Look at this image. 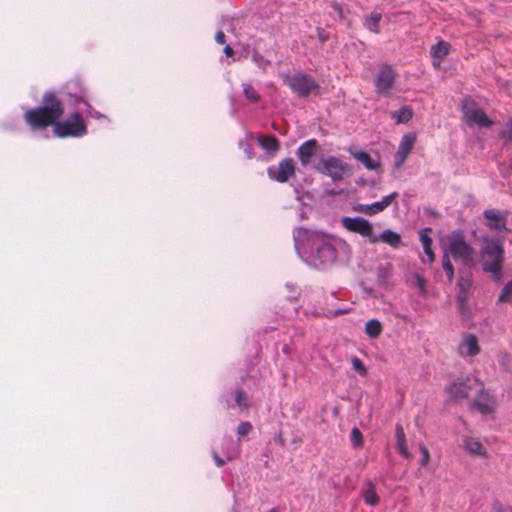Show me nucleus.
Wrapping results in <instances>:
<instances>
[{"label":"nucleus","instance_id":"f257e3e1","mask_svg":"<svg viewBox=\"0 0 512 512\" xmlns=\"http://www.w3.org/2000/svg\"><path fill=\"white\" fill-rule=\"evenodd\" d=\"M63 108L54 92H46L40 105L24 113V121L34 133H42L52 127L53 135L64 138V121L60 120Z\"/></svg>","mask_w":512,"mask_h":512},{"label":"nucleus","instance_id":"f03ea898","mask_svg":"<svg viewBox=\"0 0 512 512\" xmlns=\"http://www.w3.org/2000/svg\"><path fill=\"white\" fill-rule=\"evenodd\" d=\"M304 238L309 247L308 258L311 265L325 268L336 262L337 250L331 237L321 233H309L304 228H297L294 231L295 245L298 246L299 240Z\"/></svg>","mask_w":512,"mask_h":512},{"label":"nucleus","instance_id":"7ed1b4c3","mask_svg":"<svg viewBox=\"0 0 512 512\" xmlns=\"http://www.w3.org/2000/svg\"><path fill=\"white\" fill-rule=\"evenodd\" d=\"M480 264L485 273L491 274L494 281H499L505 260L503 238L484 235L480 238Z\"/></svg>","mask_w":512,"mask_h":512},{"label":"nucleus","instance_id":"20e7f679","mask_svg":"<svg viewBox=\"0 0 512 512\" xmlns=\"http://www.w3.org/2000/svg\"><path fill=\"white\" fill-rule=\"evenodd\" d=\"M481 380L469 374L459 376L444 387V392L450 401L458 402L467 399L470 393L478 388Z\"/></svg>","mask_w":512,"mask_h":512},{"label":"nucleus","instance_id":"39448f33","mask_svg":"<svg viewBox=\"0 0 512 512\" xmlns=\"http://www.w3.org/2000/svg\"><path fill=\"white\" fill-rule=\"evenodd\" d=\"M321 174L329 176L333 181H341L351 173L350 166L335 156L321 158L315 167Z\"/></svg>","mask_w":512,"mask_h":512},{"label":"nucleus","instance_id":"423d86ee","mask_svg":"<svg viewBox=\"0 0 512 512\" xmlns=\"http://www.w3.org/2000/svg\"><path fill=\"white\" fill-rule=\"evenodd\" d=\"M461 109L469 126L474 124L481 128H488L493 125V121L489 119L486 113L477 107V103L467 97L462 101Z\"/></svg>","mask_w":512,"mask_h":512},{"label":"nucleus","instance_id":"0eeeda50","mask_svg":"<svg viewBox=\"0 0 512 512\" xmlns=\"http://www.w3.org/2000/svg\"><path fill=\"white\" fill-rule=\"evenodd\" d=\"M286 83L299 97L306 98L312 92H318L319 84L308 74L298 73L286 77Z\"/></svg>","mask_w":512,"mask_h":512},{"label":"nucleus","instance_id":"6e6552de","mask_svg":"<svg viewBox=\"0 0 512 512\" xmlns=\"http://www.w3.org/2000/svg\"><path fill=\"white\" fill-rule=\"evenodd\" d=\"M473 248L468 244L461 231L453 233L448 246V254L454 260H460L464 264H468L473 255Z\"/></svg>","mask_w":512,"mask_h":512},{"label":"nucleus","instance_id":"1a4fd4ad","mask_svg":"<svg viewBox=\"0 0 512 512\" xmlns=\"http://www.w3.org/2000/svg\"><path fill=\"white\" fill-rule=\"evenodd\" d=\"M396 77L397 73L391 65L382 64L374 80L376 92L383 96H389Z\"/></svg>","mask_w":512,"mask_h":512},{"label":"nucleus","instance_id":"9d476101","mask_svg":"<svg viewBox=\"0 0 512 512\" xmlns=\"http://www.w3.org/2000/svg\"><path fill=\"white\" fill-rule=\"evenodd\" d=\"M295 172V161L290 157L282 159L278 165H272L267 168V175L269 179L278 183L287 182L290 177L295 176Z\"/></svg>","mask_w":512,"mask_h":512},{"label":"nucleus","instance_id":"9b49d317","mask_svg":"<svg viewBox=\"0 0 512 512\" xmlns=\"http://www.w3.org/2000/svg\"><path fill=\"white\" fill-rule=\"evenodd\" d=\"M341 222L346 230L368 238L371 243L375 233L373 231V224L370 221L362 217H343Z\"/></svg>","mask_w":512,"mask_h":512},{"label":"nucleus","instance_id":"f8f14e48","mask_svg":"<svg viewBox=\"0 0 512 512\" xmlns=\"http://www.w3.org/2000/svg\"><path fill=\"white\" fill-rule=\"evenodd\" d=\"M476 391L477 394L470 404L471 407L476 409L482 415L493 413L495 400L494 397L485 390L483 382H481Z\"/></svg>","mask_w":512,"mask_h":512},{"label":"nucleus","instance_id":"ddd939ff","mask_svg":"<svg viewBox=\"0 0 512 512\" xmlns=\"http://www.w3.org/2000/svg\"><path fill=\"white\" fill-rule=\"evenodd\" d=\"M509 212L501 211L498 209H486L483 212V217L485 219V225L492 231H509L507 228V218Z\"/></svg>","mask_w":512,"mask_h":512},{"label":"nucleus","instance_id":"4468645a","mask_svg":"<svg viewBox=\"0 0 512 512\" xmlns=\"http://www.w3.org/2000/svg\"><path fill=\"white\" fill-rule=\"evenodd\" d=\"M397 197L398 193L392 192L391 194L383 197L381 201L374 202L372 204H357L353 207V210L361 214L372 216L384 211L388 206L391 205L392 201Z\"/></svg>","mask_w":512,"mask_h":512},{"label":"nucleus","instance_id":"2eb2a0df","mask_svg":"<svg viewBox=\"0 0 512 512\" xmlns=\"http://www.w3.org/2000/svg\"><path fill=\"white\" fill-rule=\"evenodd\" d=\"M87 126L79 112L66 117V137H83L87 134Z\"/></svg>","mask_w":512,"mask_h":512},{"label":"nucleus","instance_id":"dca6fc26","mask_svg":"<svg viewBox=\"0 0 512 512\" xmlns=\"http://www.w3.org/2000/svg\"><path fill=\"white\" fill-rule=\"evenodd\" d=\"M317 148L318 142L316 139H309L298 147L296 154L303 167H306L310 163Z\"/></svg>","mask_w":512,"mask_h":512},{"label":"nucleus","instance_id":"f3484780","mask_svg":"<svg viewBox=\"0 0 512 512\" xmlns=\"http://www.w3.org/2000/svg\"><path fill=\"white\" fill-rule=\"evenodd\" d=\"M379 241H382L394 249L403 246L401 235L391 229L384 230L380 235L375 234L373 239H371V243L373 244Z\"/></svg>","mask_w":512,"mask_h":512},{"label":"nucleus","instance_id":"a211bd4d","mask_svg":"<svg viewBox=\"0 0 512 512\" xmlns=\"http://www.w3.org/2000/svg\"><path fill=\"white\" fill-rule=\"evenodd\" d=\"M414 141H415V138L411 135H404L401 142H400V145H399V148H398V151H397V154H396V166H401L403 164V162L405 161L406 157L408 156V154L411 152L412 150V147H413V144H414Z\"/></svg>","mask_w":512,"mask_h":512},{"label":"nucleus","instance_id":"6ab92c4d","mask_svg":"<svg viewBox=\"0 0 512 512\" xmlns=\"http://www.w3.org/2000/svg\"><path fill=\"white\" fill-rule=\"evenodd\" d=\"M395 437H396V449H397L398 453L405 459H410L412 456L408 450L406 435H405L404 429L401 424H396Z\"/></svg>","mask_w":512,"mask_h":512},{"label":"nucleus","instance_id":"aec40b11","mask_svg":"<svg viewBox=\"0 0 512 512\" xmlns=\"http://www.w3.org/2000/svg\"><path fill=\"white\" fill-rule=\"evenodd\" d=\"M257 142L270 156H274L280 150V142L273 135L260 136Z\"/></svg>","mask_w":512,"mask_h":512},{"label":"nucleus","instance_id":"412c9836","mask_svg":"<svg viewBox=\"0 0 512 512\" xmlns=\"http://www.w3.org/2000/svg\"><path fill=\"white\" fill-rule=\"evenodd\" d=\"M431 231H432L431 228H424L419 232V237L422 242L424 252L428 257L429 262H433L435 260V253L432 250L433 240L429 235V233Z\"/></svg>","mask_w":512,"mask_h":512},{"label":"nucleus","instance_id":"4be33fe9","mask_svg":"<svg viewBox=\"0 0 512 512\" xmlns=\"http://www.w3.org/2000/svg\"><path fill=\"white\" fill-rule=\"evenodd\" d=\"M351 155L354 159L361 162L368 170H377L380 167V162L372 159L365 151L352 152Z\"/></svg>","mask_w":512,"mask_h":512},{"label":"nucleus","instance_id":"5701e85b","mask_svg":"<svg viewBox=\"0 0 512 512\" xmlns=\"http://www.w3.org/2000/svg\"><path fill=\"white\" fill-rule=\"evenodd\" d=\"M466 348V354L469 356H475L479 354L480 347L478 340L475 335L468 334L460 344V349Z\"/></svg>","mask_w":512,"mask_h":512},{"label":"nucleus","instance_id":"b1692460","mask_svg":"<svg viewBox=\"0 0 512 512\" xmlns=\"http://www.w3.org/2000/svg\"><path fill=\"white\" fill-rule=\"evenodd\" d=\"M392 277V264L386 263L379 265L377 268V284L386 287L390 278Z\"/></svg>","mask_w":512,"mask_h":512},{"label":"nucleus","instance_id":"393cba45","mask_svg":"<svg viewBox=\"0 0 512 512\" xmlns=\"http://www.w3.org/2000/svg\"><path fill=\"white\" fill-rule=\"evenodd\" d=\"M450 44L445 41H439L431 47V55L434 59L442 61L450 52Z\"/></svg>","mask_w":512,"mask_h":512},{"label":"nucleus","instance_id":"a878e982","mask_svg":"<svg viewBox=\"0 0 512 512\" xmlns=\"http://www.w3.org/2000/svg\"><path fill=\"white\" fill-rule=\"evenodd\" d=\"M391 117L396 120V123H408L413 117V110L410 106H402L399 110L393 111Z\"/></svg>","mask_w":512,"mask_h":512},{"label":"nucleus","instance_id":"bb28decb","mask_svg":"<svg viewBox=\"0 0 512 512\" xmlns=\"http://www.w3.org/2000/svg\"><path fill=\"white\" fill-rule=\"evenodd\" d=\"M235 404L241 411L247 410L251 406L249 397L242 387H238L235 390Z\"/></svg>","mask_w":512,"mask_h":512},{"label":"nucleus","instance_id":"cd10ccee","mask_svg":"<svg viewBox=\"0 0 512 512\" xmlns=\"http://www.w3.org/2000/svg\"><path fill=\"white\" fill-rule=\"evenodd\" d=\"M464 448L473 455H485L486 453L483 449L482 443L471 437L464 440Z\"/></svg>","mask_w":512,"mask_h":512},{"label":"nucleus","instance_id":"c85d7f7f","mask_svg":"<svg viewBox=\"0 0 512 512\" xmlns=\"http://www.w3.org/2000/svg\"><path fill=\"white\" fill-rule=\"evenodd\" d=\"M364 502L368 505H375L379 501V497L375 491V487L372 482H367L366 488L362 493Z\"/></svg>","mask_w":512,"mask_h":512},{"label":"nucleus","instance_id":"c756f323","mask_svg":"<svg viewBox=\"0 0 512 512\" xmlns=\"http://www.w3.org/2000/svg\"><path fill=\"white\" fill-rule=\"evenodd\" d=\"M382 332V325L377 319L368 320L365 324V333L370 338H377Z\"/></svg>","mask_w":512,"mask_h":512},{"label":"nucleus","instance_id":"7c9ffc66","mask_svg":"<svg viewBox=\"0 0 512 512\" xmlns=\"http://www.w3.org/2000/svg\"><path fill=\"white\" fill-rule=\"evenodd\" d=\"M242 86H243L244 96L248 101H250L252 103H257L258 101H260L261 96L258 93V91L252 86V84L243 83Z\"/></svg>","mask_w":512,"mask_h":512},{"label":"nucleus","instance_id":"2f4dec72","mask_svg":"<svg viewBox=\"0 0 512 512\" xmlns=\"http://www.w3.org/2000/svg\"><path fill=\"white\" fill-rule=\"evenodd\" d=\"M382 19V15L380 13H372L369 17L366 18V26L367 28L374 32H380V21Z\"/></svg>","mask_w":512,"mask_h":512},{"label":"nucleus","instance_id":"473e14b6","mask_svg":"<svg viewBox=\"0 0 512 512\" xmlns=\"http://www.w3.org/2000/svg\"><path fill=\"white\" fill-rule=\"evenodd\" d=\"M512 302V280L509 281L501 290L498 303H511Z\"/></svg>","mask_w":512,"mask_h":512},{"label":"nucleus","instance_id":"72a5a7b5","mask_svg":"<svg viewBox=\"0 0 512 512\" xmlns=\"http://www.w3.org/2000/svg\"><path fill=\"white\" fill-rule=\"evenodd\" d=\"M442 267L447 275L449 282H452L454 279V267L448 253H444L442 257Z\"/></svg>","mask_w":512,"mask_h":512},{"label":"nucleus","instance_id":"f704fd0d","mask_svg":"<svg viewBox=\"0 0 512 512\" xmlns=\"http://www.w3.org/2000/svg\"><path fill=\"white\" fill-rule=\"evenodd\" d=\"M252 61L263 70H266L271 65V61L266 59L256 49L252 52Z\"/></svg>","mask_w":512,"mask_h":512},{"label":"nucleus","instance_id":"c9c22d12","mask_svg":"<svg viewBox=\"0 0 512 512\" xmlns=\"http://www.w3.org/2000/svg\"><path fill=\"white\" fill-rule=\"evenodd\" d=\"M70 97H73L74 98V101L76 103H80V102H83L86 106H87V114L91 117H94V118H97V119H100L103 117V115L97 111H95L91 105H89L85 100H84V97L82 95H71L69 94Z\"/></svg>","mask_w":512,"mask_h":512},{"label":"nucleus","instance_id":"e433bc0d","mask_svg":"<svg viewBox=\"0 0 512 512\" xmlns=\"http://www.w3.org/2000/svg\"><path fill=\"white\" fill-rule=\"evenodd\" d=\"M350 441L354 448H361L363 446V435L358 428L352 429Z\"/></svg>","mask_w":512,"mask_h":512},{"label":"nucleus","instance_id":"4c0bfd02","mask_svg":"<svg viewBox=\"0 0 512 512\" xmlns=\"http://www.w3.org/2000/svg\"><path fill=\"white\" fill-rule=\"evenodd\" d=\"M471 286H472V280L469 277V275H465V276L460 275V277L457 281L458 290L469 292Z\"/></svg>","mask_w":512,"mask_h":512},{"label":"nucleus","instance_id":"58836bf2","mask_svg":"<svg viewBox=\"0 0 512 512\" xmlns=\"http://www.w3.org/2000/svg\"><path fill=\"white\" fill-rule=\"evenodd\" d=\"M331 7L337 13L340 20L345 21L347 19V15L349 14L348 9H345L341 4L337 2H331Z\"/></svg>","mask_w":512,"mask_h":512},{"label":"nucleus","instance_id":"ea45409f","mask_svg":"<svg viewBox=\"0 0 512 512\" xmlns=\"http://www.w3.org/2000/svg\"><path fill=\"white\" fill-rule=\"evenodd\" d=\"M499 137L506 142H512V119L507 121L505 129L499 133Z\"/></svg>","mask_w":512,"mask_h":512},{"label":"nucleus","instance_id":"a19ab883","mask_svg":"<svg viewBox=\"0 0 512 512\" xmlns=\"http://www.w3.org/2000/svg\"><path fill=\"white\" fill-rule=\"evenodd\" d=\"M351 362L353 369L357 371L361 376H365L367 374V369L361 359L358 357H353Z\"/></svg>","mask_w":512,"mask_h":512},{"label":"nucleus","instance_id":"79ce46f5","mask_svg":"<svg viewBox=\"0 0 512 512\" xmlns=\"http://www.w3.org/2000/svg\"><path fill=\"white\" fill-rule=\"evenodd\" d=\"M252 424L248 421L241 422L237 427V434L239 436H246L252 431Z\"/></svg>","mask_w":512,"mask_h":512},{"label":"nucleus","instance_id":"37998d69","mask_svg":"<svg viewBox=\"0 0 512 512\" xmlns=\"http://www.w3.org/2000/svg\"><path fill=\"white\" fill-rule=\"evenodd\" d=\"M239 147L243 150L244 154L248 159H252L254 157L251 145L246 141H240Z\"/></svg>","mask_w":512,"mask_h":512},{"label":"nucleus","instance_id":"c03bdc74","mask_svg":"<svg viewBox=\"0 0 512 512\" xmlns=\"http://www.w3.org/2000/svg\"><path fill=\"white\" fill-rule=\"evenodd\" d=\"M420 452L422 454L421 466L425 467L430 460V453L428 448L424 445L420 446Z\"/></svg>","mask_w":512,"mask_h":512},{"label":"nucleus","instance_id":"a18cd8bd","mask_svg":"<svg viewBox=\"0 0 512 512\" xmlns=\"http://www.w3.org/2000/svg\"><path fill=\"white\" fill-rule=\"evenodd\" d=\"M316 32H317L318 39L320 40L321 43H325L326 41L329 40L330 35L325 29H323L321 27H317Z\"/></svg>","mask_w":512,"mask_h":512},{"label":"nucleus","instance_id":"49530a36","mask_svg":"<svg viewBox=\"0 0 512 512\" xmlns=\"http://www.w3.org/2000/svg\"><path fill=\"white\" fill-rule=\"evenodd\" d=\"M415 282H416V285L418 286L420 292L422 294H424L426 292V281H425V279L423 277H421L420 275L416 274Z\"/></svg>","mask_w":512,"mask_h":512},{"label":"nucleus","instance_id":"de8ad7c7","mask_svg":"<svg viewBox=\"0 0 512 512\" xmlns=\"http://www.w3.org/2000/svg\"><path fill=\"white\" fill-rule=\"evenodd\" d=\"M468 302V292L458 290L456 295V303L463 304Z\"/></svg>","mask_w":512,"mask_h":512},{"label":"nucleus","instance_id":"09e8293b","mask_svg":"<svg viewBox=\"0 0 512 512\" xmlns=\"http://www.w3.org/2000/svg\"><path fill=\"white\" fill-rule=\"evenodd\" d=\"M212 458H213V460L215 461V464H216L218 467H222V466H224V465H225V463H226V462H225V460H224V459H222V458L218 455V453H217L216 451H213V452H212Z\"/></svg>","mask_w":512,"mask_h":512},{"label":"nucleus","instance_id":"8fccbe9b","mask_svg":"<svg viewBox=\"0 0 512 512\" xmlns=\"http://www.w3.org/2000/svg\"><path fill=\"white\" fill-rule=\"evenodd\" d=\"M457 307L461 315L466 316L469 314V307L467 306V303L457 304Z\"/></svg>","mask_w":512,"mask_h":512},{"label":"nucleus","instance_id":"3c124183","mask_svg":"<svg viewBox=\"0 0 512 512\" xmlns=\"http://www.w3.org/2000/svg\"><path fill=\"white\" fill-rule=\"evenodd\" d=\"M215 41L218 44H224L225 43V34L222 30L217 31L215 35Z\"/></svg>","mask_w":512,"mask_h":512},{"label":"nucleus","instance_id":"603ef678","mask_svg":"<svg viewBox=\"0 0 512 512\" xmlns=\"http://www.w3.org/2000/svg\"><path fill=\"white\" fill-rule=\"evenodd\" d=\"M224 54L228 57H231L234 55V50L229 45H226L224 48Z\"/></svg>","mask_w":512,"mask_h":512},{"label":"nucleus","instance_id":"864d4df0","mask_svg":"<svg viewBox=\"0 0 512 512\" xmlns=\"http://www.w3.org/2000/svg\"><path fill=\"white\" fill-rule=\"evenodd\" d=\"M347 312H348L347 309H339V310L331 311L330 314L333 316H340V315L346 314Z\"/></svg>","mask_w":512,"mask_h":512},{"label":"nucleus","instance_id":"5fc2aeb1","mask_svg":"<svg viewBox=\"0 0 512 512\" xmlns=\"http://www.w3.org/2000/svg\"><path fill=\"white\" fill-rule=\"evenodd\" d=\"M226 404H227V407H228V408H230V407H232V406H233L229 400H227V401H226Z\"/></svg>","mask_w":512,"mask_h":512},{"label":"nucleus","instance_id":"6e6d98bb","mask_svg":"<svg viewBox=\"0 0 512 512\" xmlns=\"http://www.w3.org/2000/svg\"><path fill=\"white\" fill-rule=\"evenodd\" d=\"M511 172H512V158H511V162H510V166H509Z\"/></svg>","mask_w":512,"mask_h":512},{"label":"nucleus","instance_id":"4d7b16f0","mask_svg":"<svg viewBox=\"0 0 512 512\" xmlns=\"http://www.w3.org/2000/svg\"><path fill=\"white\" fill-rule=\"evenodd\" d=\"M269 512H276V510L275 509H271V510H269Z\"/></svg>","mask_w":512,"mask_h":512}]
</instances>
